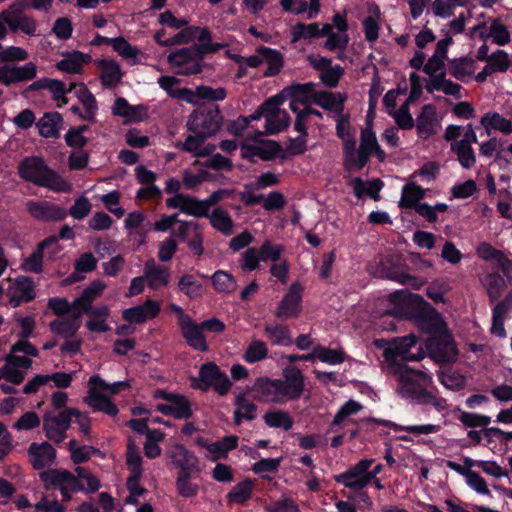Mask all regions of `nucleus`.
Returning a JSON list of instances; mask_svg holds the SVG:
<instances>
[{
    "label": "nucleus",
    "instance_id": "obj_1",
    "mask_svg": "<svg viewBox=\"0 0 512 512\" xmlns=\"http://www.w3.org/2000/svg\"><path fill=\"white\" fill-rule=\"evenodd\" d=\"M283 379L261 377L253 385L255 398L267 402L282 404L298 399L305 388L303 373L293 365L287 366L282 372Z\"/></svg>",
    "mask_w": 512,
    "mask_h": 512
},
{
    "label": "nucleus",
    "instance_id": "obj_2",
    "mask_svg": "<svg viewBox=\"0 0 512 512\" xmlns=\"http://www.w3.org/2000/svg\"><path fill=\"white\" fill-rule=\"evenodd\" d=\"M309 85H296L283 89L279 94L269 98L262 104V113L265 118L266 125L264 132H256L252 139L257 140L258 137L264 134H275L289 125V116L285 110L280 106L286 99H291L290 109L293 112L298 111V103L305 101L306 95L310 92Z\"/></svg>",
    "mask_w": 512,
    "mask_h": 512
},
{
    "label": "nucleus",
    "instance_id": "obj_3",
    "mask_svg": "<svg viewBox=\"0 0 512 512\" xmlns=\"http://www.w3.org/2000/svg\"><path fill=\"white\" fill-rule=\"evenodd\" d=\"M374 345L383 351L382 367L385 372H398L399 368L406 367L405 362L424 357V352L421 346H417V339L413 335L393 338L390 341L377 339Z\"/></svg>",
    "mask_w": 512,
    "mask_h": 512
},
{
    "label": "nucleus",
    "instance_id": "obj_4",
    "mask_svg": "<svg viewBox=\"0 0 512 512\" xmlns=\"http://www.w3.org/2000/svg\"><path fill=\"white\" fill-rule=\"evenodd\" d=\"M20 177L38 186H43L55 192H69L71 185L50 169L42 158L32 156L23 159L18 166Z\"/></svg>",
    "mask_w": 512,
    "mask_h": 512
},
{
    "label": "nucleus",
    "instance_id": "obj_5",
    "mask_svg": "<svg viewBox=\"0 0 512 512\" xmlns=\"http://www.w3.org/2000/svg\"><path fill=\"white\" fill-rule=\"evenodd\" d=\"M128 387L124 381L109 384L94 375L88 381V395L85 403L94 410L101 411L109 416H115L118 413L117 406L110 400V396L117 394L122 388Z\"/></svg>",
    "mask_w": 512,
    "mask_h": 512
},
{
    "label": "nucleus",
    "instance_id": "obj_6",
    "mask_svg": "<svg viewBox=\"0 0 512 512\" xmlns=\"http://www.w3.org/2000/svg\"><path fill=\"white\" fill-rule=\"evenodd\" d=\"M425 313L429 320L425 328L429 333L436 334L440 337V341L438 342L433 339L429 341L428 348L430 349L432 357L440 363L454 361L457 357V349L450 336L447 334L446 326L440 314L432 308L426 309Z\"/></svg>",
    "mask_w": 512,
    "mask_h": 512
},
{
    "label": "nucleus",
    "instance_id": "obj_7",
    "mask_svg": "<svg viewBox=\"0 0 512 512\" xmlns=\"http://www.w3.org/2000/svg\"><path fill=\"white\" fill-rule=\"evenodd\" d=\"M375 154L379 161H384L386 154L378 144L376 135L370 124L362 130L360 137V146L356 148V140L344 155V165L349 170L362 169L369 160V156Z\"/></svg>",
    "mask_w": 512,
    "mask_h": 512
},
{
    "label": "nucleus",
    "instance_id": "obj_8",
    "mask_svg": "<svg viewBox=\"0 0 512 512\" xmlns=\"http://www.w3.org/2000/svg\"><path fill=\"white\" fill-rule=\"evenodd\" d=\"M397 380V392L402 397L418 396L427 387L432 379L429 374L423 371L413 370L406 367L399 368L398 372H386Z\"/></svg>",
    "mask_w": 512,
    "mask_h": 512
},
{
    "label": "nucleus",
    "instance_id": "obj_9",
    "mask_svg": "<svg viewBox=\"0 0 512 512\" xmlns=\"http://www.w3.org/2000/svg\"><path fill=\"white\" fill-rule=\"evenodd\" d=\"M373 462L372 459H362L345 472L336 475L334 479L348 489L361 490L370 483L368 469Z\"/></svg>",
    "mask_w": 512,
    "mask_h": 512
},
{
    "label": "nucleus",
    "instance_id": "obj_10",
    "mask_svg": "<svg viewBox=\"0 0 512 512\" xmlns=\"http://www.w3.org/2000/svg\"><path fill=\"white\" fill-rule=\"evenodd\" d=\"M168 62L177 74L191 75L201 72L200 55L197 48H181L168 55Z\"/></svg>",
    "mask_w": 512,
    "mask_h": 512
},
{
    "label": "nucleus",
    "instance_id": "obj_11",
    "mask_svg": "<svg viewBox=\"0 0 512 512\" xmlns=\"http://www.w3.org/2000/svg\"><path fill=\"white\" fill-rule=\"evenodd\" d=\"M41 480L47 487L60 489L63 501L70 499V492L77 490L78 481L69 471L64 469H49L40 474Z\"/></svg>",
    "mask_w": 512,
    "mask_h": 512
},
{
    "label": "nucleus",
    "instance_id": "obj_12",
    "mask_svg": "<svg viewBox=\"0 0 512 512\" xmlns=\"http://www.w3.org/2000/svg\"><path fill=\"white\" fill-rule=\"evenodd\" d=\"M166 206L170 209H179L190 216L205 217L210 209V201L198 200L185 194H176L166 199Z\"/></svg>",
    "mask_w": 512,
    "mask_h": 512
},
{
    "label": "nucleus",
    "instance_id": "obj_13",
    "mask_svg": "<svg viewBox=\"0 0 512 512\" xmlns=\"http://www.w3.org/2000/svg\"><path fill=\"white\" fill-rule=\"evenodd\" d=\"M160 396L165 400L157 405V410L162 414L176 419H187L192 416L191 403L185 396L165 392H160Z\"/></svg>",
    "mask_w": 512,
    "mask_h": 512
},
{
    "label": "nucleus",
    "instance_id": "obj_14",
    "mask_svg": "<svg viewBox=\"0 0 512 512\" xmlns=\"http://www.w3.org/2000/svg\"><path fill=\"white\" fill-rule=\"evenodd\" d=\"M452 37L448 36L445 39L439 40L436 44L433 55L427 60L423 67V71L429 75L431 83L434 79L445 77V61L447 60V52L449 46L452 44Z\"/></svg>",
    "mask_w": 512,
    "mask_h": 512
},
{
    "label": "nucleus",
    "instance_id": "obj_15",
    "mask_svg": "<svg viewBox=\"0 0 512 512\" xmlns=\"http://www.w3.org/2000/svg\"><path fill=\"white\" fill-rule=\"evenodd\" d=\"M302 286L299 283H293L287 293L283 296L274 312L280 319H291L299 316L301 312Z\"/></svg>",
    "mask_w": 512,
    "mask_h": 512
},
{
    "label": "nucleus",
    "instance_id": "obj_16",
    "mask_svg": "<svg viewBox=\"0 0 512 512\" xmlns=\"http://www.w3.org/2000/svg\"><path fill=\"white\" fill-rule=\"evenodd\" d=\"M188 128L201 138H207L219 129V115L217 112L195 111L188 120Z\"/></svg>",
    "mask_w": 512,
    "mask_h": 512
},
{
    "label": "nucleus",
    "instance_id": "obj_17",
    "mask_svg": "<svg viewBox=\"0 0 512 512\" xmlns=\"http://www.w3.org/2000/svg\"><path fill=\"white\" fill-rule=\"evenodd\" d=\"M37 75V66L33 62H27L22 66L0 63V84L9 86L17 82H25L34 79Z\"/></svg>",
    "mask_w": 512,
    "mask_h": 512
},
{
    "label": "nucleus",
    "instance_id": "obj_18",
    "mask_svg": "<svg viewBox=\"0 0 512 512\" xmlns=\"http://www.w3.org/2000/svg\"><path fill=\"white\" fill-rule=\"evenodd\" d=\"M70 426L67 410L61 411L58 415L46 413L43 418V427L46 437L56 443L62 442L66 437V431Z\"/></svg>",
    "mask_w": 512,
    "mask_h": 512
},
{
    "label": "nucleus",
    "instance_id": "obj_19",
    "mask_svg": "<svg viewBox=\"0 0 512 512\" xmlns=\"http://www.w3.org/2000/svg\"><path fill=\"white\" fill-rule=\"evenodd\" d=\"M25 206L30 216L40 221H60L67 215L64 208L48 201L29 200Z\"/></svg>",
    "mask_w": 512,
    "mask_h": 512
},
{
    "label": "nucleus",
    "instance_id": "obj_20",
    "mask_svg": "<svg viewBox=\"0 0 512 512\" xmlns=\"http://www.w3.org/2000/svg\"><path fill=\"white\" fill-rule=\"evenodd\" d=\"M9 286L6 289V295L9 297V302L13 307L19 306L22 302H28L35 296L32 281L25 277L20 276L15 279H8Z\"/></svg>",
    "mask_w": 512,
    "mask_h": 512
},
{
    "label": "nucleus",
    "instance_id": "obj_21",
    "mask_svg": "<svg viewBox=\"0 0 512 512\" xmlns=\"http://www.w3.org/2000/svg\"><path fill=\"white\" fill-rule=\"evenodd\" d=\"M160 311L161 305L159 302L152 299H146L140 305L124 309L122 317L129 323L141 324L156 318Z\"/></svg>",
    "mask_w": 512,
    "mask_h": 512
},
{
    "label": "nucleus",
    "instance_id": "obj_22",
    "mask_svg": "<svg viewBox=\"0 0 512 512\" xmlns=\"http://www.w3.org/2000/svg\"><path fill=\"white\" fill-rule=\"evenodd\" d=\"M166 454L171 462L179 469V472H199L197 457L182 444L176 443L171 445L167 449Z\"/></svg>",
    "mask_w": 512,
    "mask_h": 512
},
{
    "label": "nucleus",
    "instance_id": "obj_23",
    "mask_svg": "<svg viewBox=\"0 0 512 512\" xmlns=\"http://www.w3.org/2000/svg\"><path fill=\"white\" fill-rule=\"evenodd\" d=\"M143 273L149 288L152 290L166 287L170 282L171 275L169 268L157 264L152 258L145 262Z\"/></svg>",
    "mask_w": 512,
    "mask_h": 512
},
{
    "label": "nucleus",
    "instance_id": "obj_24",
    "mask_svg": "<svg viewBox=\"0 0 512 512\" xmlns=\"http://www.w3.org/2000/svg\"><path fill=\"white\" fill-rule=\"evenodd\" d=\"M369 271L377 277L391 279L413 288H419L423 285V281L411 275L390 271L386 266L384 258H379L378 260H375L374 264H370Z\"/></svg>",
    "mask_w": 512,
    "mask_h": 512
},
{
    "label": "nucleus",
    "instance_id": "obj_25",
    "mask_svg": "<svg viewBox=\"0 0 512 512\" xmlns=\"http://www.w3.org/2000/svg\"><path fill=\"white\" fill-rule=\"evenodd\" d=\"M27 454L29 462L37 470L50 466L56 457L55 449L47 442L32 443Z\"/></svg>",
    "mask_w": 512,
    "mask_h": 512
},
{
    "label": "nucleus",
    "instance_id": "obj_26",
    "mask_svg": "<svg viewBox=\"0 0 512 512\" xmlns=\"http://www.w3.org/2000/svg\"><path fill=\"white\" fill-rule=\"evenodd\" d=\"M83 312L76 308L71 315L59 317L49 324L51 331L63 338L73 337L81 326Z\"/></svg>",
    "mask_w": 512,
    "mask_h": 512
},
{
    "label": "nucleus",
    "instance_id": "obj_27",
    "mask_svg": "<svg viewBox=\"0 0 512 512\" xmlns=\"http://www.w3.org/2000/svg\"><path fill=\"white\" fill-rule=\"evenodd\" d=\"M362 425H368L370 423H375L379 425L389 426L394 431H406L413 435H429L434 434L440 431L441 426L435 425V424H422V425H408V426H402L398 425L394 422L384 420V419H377V418H367L360 421Z\"/></svg>",
    "mask_w": 512,
    "mask_h": 512
},
{
    "label": "nucleus",
    "instance_id": "obj_28",
    "mask_svg": "<svg viewBox=\"0 0 512 512\" xmlns=\"http://www.w3.org/2000/svg\"><path fill=\"white\" fill-rule=\"evenodd\" d=\"M480 124L488 136L493 132H499L504 135L512 134V120L498 112L485 113L481 117Z\"/></svg>",
    "mask_w": 512,
    "mask_h": 512
},
{
    "label": "nucleus",
    "instance_id": "obj_29",
    "mask_svg": "<svg viewBox=\"0 0 512 512\" xmlns=\"http://www.w3.org/2000/svg\"><path fill=\"white\" fill-rule=\"evenodd\" d=\"M187 344L199 351H207L208 346L203 335L201 323H196L192 318L179 326Z\"/></svg>",
    "mask_w": 512,
    "mask_h": 512
},
{
    "label": "nucleus",
    "instance_id": "obj_30",
    "mask_svg": "<svg viewBox=\"0 0 512 512\" xmlns=\"http://www.w3.org/2000/svg\"><path fill=\"white\" fill-rule=\"evenodd\" d=\"M103 42L111 45L113 50L121 57L126 59L131 65L141 63V58L144 53L141 52L136 46L131 45L125 38H103Z\"/></svg>",
    "mask_w": 512,
    "mask_h": 512
},
{
    "label": "nucleus",
    "instance_id": "obj_31",
    "mask_svg": "<svg viewBox=\"0 0 512 512\" xmlns=\"http://www.w3.org/2000/svg\"><path fill=\"white\" fill-rule=\"evenodd\" d=\"M241 155L244 158L258 157L262 160H271L279 152V145L274 141H267L264 143L248 144L244 143L241 146Z\"/></svg>",
    "mask_w": 512,
    "mask_h": 512
},
{
    "label": "nucleus",
    "instance_id": "obj_32",
    "mask_svg": "<svg viewBox=\"0 0 512 512\" xmlns=\"http://www.w3.org/2000/svg\"><path fill=\"white\" fill-rule=\"evenodd\" d=\"M438 126L439 124L435 107L432 105H425L417 118L416 128L418 135L423 139H427L437 132Z\"/></svg>",
    "mask_w": 512,
    "mask_h": 512
},
{
    "label": "nucleus",
    "instance_id": "obj_33",
    "mask_svg": "<svg viewBox=\"0 0 512 512\" xmlns=\"http://www.w3.org/2000/svg\"><path fill=\"white\" fill-rule=\"evenodd\" d=\"M91 61L89 54L80 51H71L62 54V59L56 67L65 73H80L83 67Z\"/></svg>",
    "mask_w": 512,
    "mask_h": 512
},
{
    "label": "nucleus",
    "instance_id": "obj_34",
    "mask_svg": "<svg viewBox=\"0 0 512 512\" xmlns=\"http://www.w3.org/2000/svg\"><path fill=\"white\" fill-rule=\"evenodd\" d=\"M71 89L85 109V112L81 115V119L94 121L98 110L95 97L83 83L72 84Z\"/></svg>",
    "mask_w": 512,
    "mask_h": 512
},
{
    "label": "nucleus",
    "instance_id": "obj_35",
    "mask_svg": "<svg viewBox=\"0 0 512 512\" xmlns=\"http://www.w3.org/2000/svg\"><path fill=\"white\" fill-rule=\"evenodd\" d=\"M84 313L88 314L86 326L90 331L103 333L110 330V325L107 322L110 310L107 306L90 307L88 311H84Z\"/></svg>",
    "mask_w": 512,
    "mask_h": 512
},
{
    "label": "nucleus",
    "instance_id": "obj_36",
    "mask_svg": "<svg viewBox=\"0 0 512 512\" xmlns=\"http://www.w3.org/2000/svg\"><path fill=\"white\" fill-rule=\"evenodd\" d=\"M63 126V118L57 112L44 114L37 122L39 134L45 138H58Z\"/></svg>",
    "mask_w": 512,
    "mask_h": 512
},
{
    "label": "nucleus",
    "instance_id": "obj_37",
    "mask_svg": "<svg viewBox=\"0 0 512 512\" xmlns=\"http://www.w3.org/2000/svg\"><path fill=\"white\" fill-rule=\"evenodd\" d=\"M97 65L101 70L100 80L104 86L114 87L116 86L123 76L120 65L114 60H98Z\"/></svg>",
    "mask_w": 512,
    "mask_h": 512
},
{
    "label": "nucleus",
    "instance_id": "obj_38",
    "mask_svg": "<svg viewBox=\"0 0 512 512\" xmlns=\"http://www.w3.org/2000/svg\"><path fill=\"white\" fill-rule=\"evenodd\" d=\"M451 73L452 75L465 82L471 78L477 69V63L470 57H460L451 61Z\"/></svg>",
    "mask_w": 512,
    "mask_h": 512
},
{
    "label": "nucleus",
    "instance_id": "obj_39",
    "mask_svg": "<svg viewBox=\"0 0 512 512\" xmlns=\"http://www.w3.org/2000/svg\"><path fill=\"white\" fill-rule=\"evenodd\" d=\"M197 473L198 472L194 471L178 472L175 486L179 496L184 498H192L198 494L200 486L192 481L193 474Z\"/></svg>",
    "mask_w": 512,
    "mask_h": 512
},
{
    "label": "nucleus",
    "instance_id": "obj_40",
    "mask_svg": "<svg viewBox=\"0 0 512 512\" xmlns=\"http://www.w3.org/2000/svg\"><path fill=\"white\" fill-rule=\"evenodd\" d=\"M106 288V284L102 281H94L89 287H87L81 294V296L75 299V307L81 312L88 311L91 307L92 302L101 295Z\"/></svg>",
    "mask_w": 512,
    "mask_h": 512
},
{
    "label": "nucleus",
    "instance_id": "obj_41",
    "mask_svg": "<svg viewBox=\"0 0 512 512\" xmlns=\"http://www.w3.org/2000/svg\"><path fill=\"white\" fill-rule=\"evenodd\" d=\"M266 337L276 346L292 344V338L288 327L275 323H266L264 326Z\"/></svg>",
    "mask_w": 512,
    "mask_h": 512
},
{
    "label": "nucleus",
    "instance_id": "obj_42",
    "mask_svg": "<svg viewBox=\"0 0 512 512\" xmlns=\"http://www.w3.org/2000/svg\"><path fill=\"white\" fill-rule=\"evenodd\" d=\"M481 283L492 301L497 300L508 285L506 280L498 273L485 274L481 278Z\"/></svg>",
    "mask_w": 512,
    "mask_h": 512
},
{
    "label": "nucleus",
    "instance_id": "obj_43",
    "mask_svg": "<svg viewBox=\"0 0 512 512\" xmlns=\"http://www.w3.org/2000/svg\"><path fill=\"white\" fill-rule=\"evenodd\" d=\"M345 98L340 93L321 92L315 97V103L320 107L334 112L337 116L343 112Z\"/></svg>",
    "mask_w": 512,
    "mask_h": 512
},
{
    "label": "nucleus",
    "instance_id": "obj_44",
    "mask_svg": "<svg viewBox=\"0 0 512 512\" xmlns=\"http://www.w3.org/2000/svg\"><path fill=\"white\" fill-rule=\"evenodd\" d=\"M336 121V134L343 143V156L346 151L351 148L352 142L355 139V131L352 130L349 119L342 113L335 116Z\"/></svg>",
    "mask_w": 512,
    "mask_h": 512
},
{
    "label": "nucleus",
    "instance_id": "obj_45",
    "mask_svg": "<svg viewBox=\"0 0 512 512\" xmlns=\"http://www.w3.org/2000/svg\"><path fill=\"white\" fill-rule=\"evenodd\" d=\"M209 218L210 223L214 229L228 236L233 232V220L230 215L223 209H214L210 214L206 216Z\"/></svg>",
    "mask_w": 512,
    "mask_h": 512
},
{
    "label": "nucleus",
    "instance_id": "obj_46",
    "mask_svg": "<svg viewBox=\"0 0 512 512\" xmlns=\"http://www.w3.org/2000/svg\"><path fill=\"white\" fill-rule=\"evenodd\" d=\"M263 420L267 426L284 431L290 430L294 424L293 418L284 410L268 411L263 416Z\"/></svg>",
    "mask_w": 512,
    "mask_h": 512
},
{
    "label": "nucleus",
    "instance_id": "obj_47",
    "mask_svg": "<svg viewBox=\"0 0 512 512\" xmlns=\"http://www.w3.org/2000/svg\"><path fill=\"white\" fill-rule=\"evenodd\" d=\"M320 36H327L325 47L330 51L336 49L344 51L349 42L347 33L333 32L332 26L328 24L322 26Z\"/></svg>",
    "mask_w": 512,
    "mask_h": 512
},
{
    "label": "nucleus",
    "instance_id": "obj_48",
    "mask_svg": "<svg viewBox=\"0 0 512 512\" xmlns=\"http://www.w3.org/2000/svg\"><path fill=\"white\" fill-rule=\"evenodd\" d=\"M221 374L219 367L212 363L203 364L200 367L198 378L195 379L194 386L205 391L212 386L215 379Z\"/></svg>",
    "mask_w": 512,
    "mask_h": 512
},
{
    "label": "nucleus",
    "instance_id": "obj_49",
    "mask_svg": "<svg viewBox=\"0 0 512 512\" xmlns=\"http://www.w3.org/2000/svg\"><path fill=\"white\" fill-rule=\"evenodd\" d=\"M425 189L418 186L415 181L406 184L402 188L400 206L405 208L416 207L418 201L424 198Z\"/></svg>",
    "mask_w": 512,
    "mask_h": 512
},
{
    "label": "nucleus",
    "instance_id": "obj_50",
    "mask_svg": "<svg viewBox=\"0 0 512 512\" xmlns=\"http://www.w3.org/2000/svg\"><path fill=\"white\" fill-rule=\"evenodd\" d=\"M235 405L234 422L236 425H240L243 419L253 420L256 417V406L245 395L237 396Z\"/></svg>",
    "mask_w": 512,
    "mask_h": 512
},
{
    "label": "nucleus",
    "instance_id": "obj_51",
    "mask_svg": "<svg viewBox=\"0 0 512 512\" xmlns=\"http://www.w3.org/2000/svg\"><path fill=\"white\" fill-rule=\"evenodd\" d=\"M178 289L190 299H195L203 294V286L194 275L183 274L180 276Z\"/></svg>",
    "mask_w": 512,
    "mask_h": 512
},
{
    "label": "nucleus",
    "instance_id": "obj_52",
    "mask_svg": "<svg viewBox=\"0 0 512 512\" xmlns=\"http://www.w3.org/2000/svg\"><path fill=\"white\" fill-rule=\"evenodd\" d=\"M211 280L215 290L219 293L230 294L237 288V282L234 277L223 270L216 271L211 276Z\"/></svg>",
    "mask_w": 512,
    "mask_h": 512
},
{
    "label": "nucleus",
    "instance_id": "obj_53",
    "mask_svg": "<svg viewBox=\"0 0 512 512\" xmlns=\"http://www.w3.org/2000/svg\"><path fill=\"white\" fill-rule=\"evenodd\" d=\"M237 444L238 437L231 435L224 437L217 442L207 444L206 448L212 455V459L217 460L221 457H225L228 451L236 448Z\"/></svg>",
    "mask_w": 512,
    "mask_h": 512
},
{
    "label": "nucleus",
    "instance_id": "obj_54",
    "mask_svg": "<svg viewBox=\"0 0 512 512\" xmlns=\"http://www.w3.org/2000/svg\"><path fill=\"white\" fill-rule=\"evenodd\" d=\"M261 54L263 55V64L267 65L264 74L266 76L276 75L283 65L282 55L278 51L266 47H261Z\"/></svg>",
    "mask_w": 512,
    "mask_h": 512
},
{
    "label": "nucleus",
    "instance_id": "obj_55",
    "mask_svg": "<svg viewBox=\"0 0 512 512\" xmlns=\"http://www.w3.org/2000/svg\"><path fill=\"white\" fill-rule=\"evenodd\" d=\"M204 139L200 136H189L183 143L176 146L186 152L192 153L196 157L205 156L211 153V148L204 145Z\"/></svg>",
    "mask_w": 512,
    "mask_h": 512
},
{
    "label": "nucleus",
    "instance_id": "obj_56",
    "mask_svg": "<svg viewBox=\"0 0 512 512\" xmlns=\"http://www.w3.org/2000/svg\"><path fill=\"white\" fill-rule=\"evenodd\" d=\"M321 28L318 23H298L291 28V41L296 43L301 39H310L320 36Z\"/></svg>",
    "mask_w": 512,
    "mask_h": 512
},
{
    "label": "nucleus",
    "instance_id": "obj_57",
    "mask_svg": "<svg viewBox=\"0 0 512 512\" xmlns=\"http://www.w3.org/2000/svg\"><path fill=\"white\" fill-rule=\"evenodd\" d=\"M76 479L78 481L77 490L94 492L99 489L100 481L90 471L84 467H77Z\"/></svg>",
    "mask_w": 512,
    "mask_h": 512
},
{
    "label": "nucleus",
    "instance_id": "obj_58",
    "mask_svg": "<svg viewBox=\"0 0 512 512\" xmlns=\"http://www.w3.org/2000/svg\"><path fill=\"white\" fill-rule=\"evenodd\" d=\"M253 483L249 480L236 484L228 493V501L233 504H243L250 499Z\"/></svg>",
    "mask_w": 512,
    "mask_h": 512
},
{
    "label": "nucleus",
    "instance_id": "obj_59",
    "mask_svg": "<svg viewBox=\"0 0 512 512\" xmlns=\"http://www.w3.org/2000/svg\"><path fill=\"white\" fill-rule=\"evenodd\" d=\"M362 408V404L355 400H348L347 402H345L334 416L329 431H335L334 429L336 426L340 425L345 419L349 418L350 416L357 414L360 410H362Z\"/></svg>",
    "mask_w": 512,
    "mask_h": 512
},
{
    "label": "nucleus",
    "instance_id": "obj_60",
    "mask_svg": "<svg viewBox=\"0 0 512 512\" xmlns=\"http://www.w3.org/2000/svg\"><path fill=\"white\" fill-rule=\"evenodd\" d=\"M508 314L506 303H498L493 309L491 332L498 337H505L504 321Z\"/></svg>",
    "mask_w": 512,
    "mask_h": 512
},
{
    "label": "nucleus",
    "instance_id": "obj_61",
    "mask_svg": "<svg viewBox=\"0 0 512 512\" xmlns=\"http://www.w3.org/2000/svg\"><path fill=\"white\" fill-rule=\"evenodd\" d=\"M481 37L483 39H486L487 37H492L493 42L500 46L508 44L511 40L508 28L499 20L492 21L489 28V34H482Z\"/></svg>",
    "mask_w": 512,
    "mask_h": 512
},
{
    "label": "nucleus",
    "instance_id": "obj_62",
    "mask_svg": "<svg viewBox=\"0 0 512 512\" xmlns=\"http://www.w3.org/2000/svg\"><path fill=\"white\" fill-rule=\"evenodd\" d=\"M267 354L268 348L265 342L258 339H254L248 345L244 355V359L248 363H255L265 359Z\"/></svg>",
    "mask_w": 512,
    "mask_h": 512
},
{
    "label": "nucleus",
    "instance_id": "obj_63",
    "mask_svg": "<svg viewBox=\"0 0 512 512\" xmlns=\"http://www.w3.org/2000/svg\"><path fill=\"white\" fill-rule=\"evenodd\" d=\"M512 62V57L504 50H497L490 54L487 64L494 72H506Z\"/></svg>",
    "mask_w": 512,
    "mask_h": 512
},
{
    "label": "nucleus",
    "instance_id": "obj_64",
    "mask_svg": "<svg viewBox=\"0 0 512 512\" xmlns=\"http://www.w3.org/2000/svg\"><path fill=\"white\" fill-rule=\"evenodd\" d=\"M451 149L456 153L458 161L462 167L470 168L475 164V154L470 145L453 142L451 144Z\"/></svg>",
    "mask_w": 512,
    "mask_h": 512
}]
</instances>
